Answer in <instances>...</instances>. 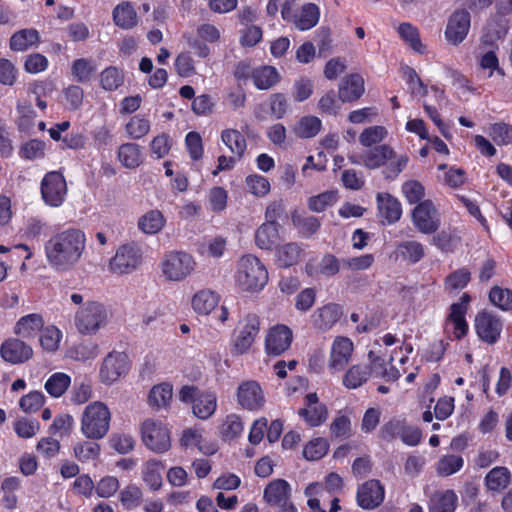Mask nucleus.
Returning <instances> with one entry per match:
<instances>
[{
    "label": "nucleus",
    "mask_w": 512,
    "mask_h": 512,
    "mask_svg": "<svg viewBox=\"0 0 512 512\" xmlns=\"http://www.w3.org/2000/svg\"><path fill=\"white\" fill-rule=\"evenodd\" d=\"M268 282V271L261 260L252 255H243L237 262L235 283L245 292H259Z\"/></svg>",
    "instance_id": "nucleus-2"
},
{
    "label": "nucleus",
    "mask_w": 512,
    "mask_h": 512,
    "mask_svg": "<svg viewBox=\"0 0 512 512\" xmlns=\"http://www.w3.org/2000/svg\"><path fill=\"white\" fill-rule=\"evenodd\" d=\"M398 32L401 38L410 45V47L419 53L424 52V46L421 43L418 29L410 23H402Z\"/></svg>",
    "instance_id": "nucleus-56"
},
{
    "label": "nucleus",
    "mask_w": 512,
    "mask_h": 512,
    "mask_svg": "<svg viewBox=\"0 0 512 512\" xmlns=\"http://www.w3.org/2000/svg\"><path fill=\"white\" fill-rule=\"evenodd\" d=\"M142 440L144 444L156 453H163L171 447L170 431L160 421L147 419L143 422Z\"/></svg>",
    "instance_id": "nucleus-9"
},
{
    "label": "nucleus",
    "mask_w": 512,
    "mask_h": 512,
    "mask_svg": "<svg viewBox=\"0 0 512 512\" xmlns=\"http://www.w3.org/2000/svg\"><path fill=\"white\" fill-rule=\"evenodd\" d=\"M471 25V16L466 9L455 10L448 18L445 38L452 45H459L466 38Z\"/></svg>",
    "instance_id": "nucleus-11"
},
{
    "label": "nucleus",
    "mask_w": 512,
    "mask_h": 512,
    "mask_svg": "<svg viewBox=\"0 0 512 512\" xmlns=\"http://www.w3.org/2000/svg\"><path fill=\"white\" fill-rule=\"evenodd\" d=\"M40 430V424L36 419L20 418L14 423V431L18 437L29 439Z\"/></svg>",
    "instance_id": "nucleus-62"
},
{
    "label": "nucleus",
    "mask_w": 512,
    "mask_h": 512,
    "mask_svg": "<svg viewBox=\"0 0 512 512\" xmlns=\"http://www.w3.org/2000/svg\"><path fill=\"white\" fill-rule=\"evenodd\" d=\"M373 374V365H353L343 377V385L348 389H356L364 384Z\"/></svg>",
    "instance_id": "nucleus-37"
},
{
    "label": "nucleus",
    "mask_w": 512,
    "mask_h": 512,
    "mask_svg": "<svg viewBox=\"0 0 512 512\" xmlns=\"http://www.w3.org/2000/svg\"><path fill=\"white\" fill-rule=\"evenodd\" d=\"M293 339L292 331L285 325H276L268 331L265 351L268 355L279 356L289 349Z\"/></svg>",
    "instance_id": "nucleus-15"
},
{
    "label": "nucleus",
    "mask_w": 512,
    "mask_h": 512,
    "mask_svg": "<svg viewBox=\"0 0 512 512\" xmlns=\"http://www.w3.org/2000/svg\"><path fill=\"white\" fill-rule=\"evenodd\" d=\"M61 338L62 333L57 327L48 326L42 329L40 343L46 351L55 352L59 348Z\"/></svg>",
    "instance_id": "nucleus-59"
},
{
    "label": "nucleus",
    "mask_w": 512,
    "mask_h": 512,
    "mask_svg": "<svg viewBox=\"0 0 512 512\" xmlns=\"http://www.w3.org/2000/svg\"><path fill=\"white\" fill-rule=\"evenodd\" d=\"M461 242L455 229L442 230L432 238V244L444 253H453Z\"/></svg>",
    "instance_id": "nucleus-41"
},
{
    "label": "nucleus",
    "mask_w": 512,
    "mask_h": 512,
    "mask_svg": "<svg viewBox=\"0 0 512 512\" xmlns=\"http://www.w3.org/2000/svg\"><path fill=\"white\" fill-rule=\"evenodd\" d=\"M321 120L312 115L300 118L293 128V132L299 138L308 139L315 137L321 130Z\"/></svg>",
    "instance_id": "nucleus-42"
},
{
    "label": "nucleus",
    "mask_w": 512,
    "mask_h": 512,
    "mask_svg": "<svg viewBox=\"0 0 512 512\" xmlns=\"http://www.w3.org/2000/svg\"><path fill=\"white\" fill-rule=\"evenodd\" d=\"M471 298L469 294L464 293L459 302L451 305V313L449 315L450 320L454 324L455 335L457 338H461L466 335L468 331V324L465 320V314L467 312L468 304Z\"/></svg>",
    "instance_id": "nucleus-24"
},
{
    "label": "nucleus",
    "mask_w": 512,
    "mask_h": 512,
    "mask_svg": "<svg viewBox=\"0 0 512 512\" xmlns=\"http://www.w3.org/2000/svg\"><path fill=\"white\" fill-rule=\"evenodd\" d=\"M86 248V235L77 228H68L52 235L44 244L46 260L57 272H66L80 261Z\"/></svg>",
    "instance_id": "nucleus-1"
},
{
    "label": "nucleus",
    "mask_w": 512,
    "mask_h": 512,
    "mask_svg": "<svg viewBox=\"0 0 512 512\" xmlns=\"http://www.w3.org/2000/svg\"><path fill=\"white\" fill-rule=\"evenodd\" d=\"M39 41V33L35 29H23L12 35L10 48L13 51H25Z\"/></svg>",
    "instance_id": "nucleus-44"
},
{
    "label": "nucleus",
    "mask_w": 512,
    "mask_h": 512,
    "mask_svg": "<svg viewBox=\"0 0 512 512\" xmlns=\"http://www.w3.org/2000/svg\"><path fill=\"white\" fill-rule=\"evenodd\" d=\"M388 135L384 126H370L359 135V142L364 147H371L381 143Z\"/></svg>",
    "instance_id": "nucleus-54"
},
{
    "label": "nucleus",
    "mask_w": 512,
    "mask_h": 512,
    "mask_svg": "<svg viewBox=\"0 0 512 512\" xmlns=\"http://www.w3.org/2000/svg\"><path fill=\"white\" fill-rule=\"evenodd\" d=\"M111 412L107 405L100 401L88 404L81 417V432L91 440L104 438L110 428Z\"/></svg>",
    "instance_id": "nucleus-3"
},
{
    "label": "nucleus",
    "mask_w": 512,
    "mask_h": 512,
    "mask_svg": "<svg viewBox=\"0 0 512 512\" xmlns=\"http://www.w3.org/2000/svg\"><path fill=\"white\" fill-rule=\"evenodd\" d=\"M471 279V273L467 268H460L450 273L445 279L446 290H460L466 287Z\"/></svg>",
    "instance_id": "nucleus-61"
},
{
    "label": "nucleus",
    "mask_w": 512,
    "mask_h": 512,
    "mask_svg": "<svg viewBox=\"0 0 512 512\" xmlns=\"http://www.w3.org/2000/svg\"><path fill=\"white\" fill-rule=\"evenodd\" d=\"M384 500V487L378 480H369L363 483L357 491V503L366 510L374 509Z\"/></svg>",
    "instance_id": "nucleus-18"
},
{
    "label": "nucleus",
    "mask_w": 512,
    "mask_h": 512,
    "mask_svg": "<svg viewBox=\"0 0 512 512\" xmlns=\"http://www.w3.org/2000/svg\"><path fill=\"white\" fill-rule=\"evenodd\" d=\"M98 355V346L93 343H80L68 351V357L73 360L85 362Z\"/></svg>",
    "instance_id": "nucleus-60"
},
{
    "label": "nucleus",
    "mask_w": 512,
    "mask_h": 512,
    "mask_svg": "<svg viewBox=\"0 0 512 512\" xmlns=\"http://www.w3.org/2000/svg\"><path fill=\"white\" fill-rule=\"evenodd\" d=\"M489 299L495 306L502 310L512 308V291L509 289H502L495 286L490 290Z\"/></svg>",
    "instance_id": "nucleus-64"
},
{
    "label": "nucleus",
    "mask_w": 512,
    "mask_h": 512,
    "mask_svg": "<svg viewBox=\"0 0 512 512\" xmlns=\"http://www.w3.org/2000/svg\"><path fill=\"white\" fill-rule=\"evenodd\" d=\"M368 358L373 365V375L375 377L383 378L386 381H396L401 376L396 367L391 366L390 368H386L384 359L376 356L374 352L370 351Z\"/></svg>",
    "instance_id": "nucleus-47"
},
{
    "label": "nucleus",
    "mask_w": 512,
    "mask_h": 512,
    "mask_svg": "<svg viewBox=\"0 0 512 512\" xmlns=\"http://www.w3.org/2000/svg\"><path fill=\"white\" fill-rule=\"evenodd\" d=\"M124 76L122 71L111 66L103 70L100 74V82L103 89L107 91L116 90L123 84Z\"/></svg>",
    "instance_id": "nucleus-57"
},
{
    "label": "nucleus",
    "mask_w": 512,
    "mask_h": 512,
    "mask_svg": "<svg viewBox=\"0 0 512 512\" xmlns=\"http://www.w3.org/2000/svg\"><path fill=\"white\" fill-rule=\"evenodd\" d=\"M128 371V357L125 353L113 351L103 360L100 367V380L112 384Z\"/></svg>",
    "instance_id": "nucleus-12"
},
{
    "label": "nucleus",
    "mask_w": 512,
    "mask_h": 512,
    "mask_svg": "<svg viewBox=\"0 0 512 512\" xmlns=\"http://www.w3.org/2000/svg\"><path fill=\"white\" fill-rule=\"evenodd\" d=\"M291 486L284 479H275L265 487L263 499L270 505L276 506L290 500Z\"/></svg>",
    "instance_id": "nucleus-22"
},
{
    "label": "nucleus",
    "mask_w": 512,
    "mask_h": 512,
    "mask_svg": "<svg viewBox=\"0 0 512 512\" xmlns=\"http://www.w3.org/2000/svg\"><path fill=\"white\" fill-rule=\"evenodd\" d=\"M159 265L167 280L180 282L192 274L196 262L193 256L185 251H168L163 255Z\"/></svg>",
    "instance_id": "nucleus-5"
},
{
    "label": "nucleus",
    "mask_w": 512,
    "mask_h": 512,
    "mask_svg": "<svg viewBox=\"0 0 512 512\" xmlns=\"http://www.w3.org/2000/svg\"><path fill=\"white\" fill-rule=\"evenodd\" d=\"M512 475L507 467L496 466L485 476L484 483L489 491L500 493L511 483Z\"/></svg>",
    "instance_id": "nucleus-29"
},
{
    "label": "nucleus",
    "mask_w": 512,
    "mask_h": 512,
    "mask_svg": "<svg viewBox=\"0 0 512 512\" xmlns=\"http://www.w3.org/2000/svg\"><path fill=\"white\" fill-rule=\"evenodd\" d=\"M490 136L497 145L512 144V126L506 123H495L490 128Z\"/></svg>",
    "instance_id": "nucleus-63"
},
{
    "label": "nucleus",
    "mask_w": 512,
    "mask_h": 512,
    "mask_svg": "<svg viewBox=\"0 0 512 512\" xmlns=\"http://www.w3.org/2000/svg\"><path fill=\"white\" fill-rule=\"evenodd\" d=\"M353 349V342L349 338L343 336L336 337L331 347L328 363L329 369L333 372L343 370L351 359Z\"/></svg>",
    "instance_id": "nucleus-16"
},
{
    "label": "nucleus",
    "mask_w": 512,
    "mask_h": 512,
    "mask_svg": "<svg viewBox=\"0 0 512 512\" xmlns=\"http://www.w3.org/2000/svg\"><path fill=\"white\" fill-rule=\"evenodd\" d=\"M259 326L260 321L255 314H250L245 318V325L240 329L234 343L236 354H244L250 349L259 333Z\"/></svg>",
    "instance_id": "nucleus-19"
},
{
    "label": "nucleus",
    "mask_w": 512,
    "mask_h": 512,
    "mask_svg": "<svg viewBox=\"0 0 512 512\" xmlns=\"http://www.w3.org/2000/svg\"><path fill=\"white\" fill-rule=\"evenodd\" d=\"M338 199L337 192L326 191L308 199V207L313 212H323L327 207L336 203Z\"/></svg>",
    "instance_id": "nucleus-58"
},
{
    "label": "nucleus",
    "mask_w": 512,
    "mask_h": 512,
    "mask_svg": "<svg viewBox=\"0 0 512 512\" xmlns=\"http://www.w3.org/2000/svg\"><path fill=\"white\" fill-rule=\"evenodd\" d=\"M379 437L387 442L400 438L408 446H417L422 439V432L418 427L409 425L405 420L394 418L380 428Z\"/></svg>",
    "instance_id": "nucleus-7"
},
{
    "label": "nucleus",
    "mask_w": 512,
    "mask_h": 512,
    "mask_svg": "<svg viewBox=\"0 0 512 512\" xmlns=\"http://www.w3.org/2000/svg\"><path fill=\"white\" fill-rule=\"evenodd\" d=\"M320 18L319 7L314 3H307L302 6L298 16H296L294 23L299 30H309L317 25Z\"/></svg>",
    "instance_id": "nucleus-40"
},
{
    "label": "nucleus",
    "mask_w": 512,
    "mask_h": 512,
    "mask_svg": "<svg viewBox=\"0 0 512 512\" xmlns=\"http://www.w3.org/2000/svg\"><path fill=\"white\" fill-rule=\"evenodd\" d=\"M163 466L161 462L156 460H149L145 463L143 468V480L152 490H158L162 485Z\"/></svg>",
    "instance_id": "nucleus-50"
},
{
    "label": "nucleus",
    "mask_w": 512,
    "mask_h": 512,
    "mask_svg": "<svg viewBox=\"0 0 512 512\" xmlns=\"http://www.w3.org/2000/svg\"><path fill=\"white\" fill-rule=\"evenodd\" d=\"M113 19L117 26L130 29L137 24V13L130 3L124 2L114 8Z\"/></svg>",
    "instance_id": "nucleus-43"
},
{
    "label": "nucleus",
    "mask_w": 512,
    "mask_h": 512,
    "mask_svg": "<svg viewBox=\"0 0 512 512\" xmlns=\"http://www.w3.org/2000/svg\"><path fill=\"white\" fill-rule=\"evenodd\" d=\"M172 398V386L162 383L154 386L149 393L150 405L161 408L165 407Z\"/></svg>",
    "instance_id": "nucleus-55"
},
{
    "label": "nucleus",
    "mask_w": 512,
    "mask_h": 512,
    "mask_svg": "<svg viewBox=\"0 0 512 512\" xmlns=\"http://www.w3.org/2000/svg\"><path fill=\"white\" fill-rule=\"evenodd\" d=\"M220 296L212 290H201L192 298V307L198 314L208 315L218 305Z\"/></svg>",
    "instance_id": "nucleus-35"
},
{
    "label": "nucleus",
    "mask_w": 512,
    "mask_h": 512,
    "mask_svg": "<svg viewBox=\"0 0 512 512\" xmlns=\"http://www.w3.org/2000/svg\"><path fill=\"white\" fill-rule=\"evenodd\" d=\"M118 160L128 169H135L142 163V149L137 143H124L118 148Z\"/></svg>",
    "instance_id": "nucleus-34"
},
{
    "label": "nucleus",
    "mask_w": 512,
    "mask_h": 512,
    "mask_svg": "<svg viewBox=\"0 0 512 512\" xmlns=\"http://www.w3.org/2000/svg\"><path fill=\"white\" fill-rule=\"evenodd\" d=\"M221 141L238 160L243 158L247 149V142L240 131L232 128L224 129L221 132Z\"/></svg>",
    "instance_id": "nucleus-32"
},
{
    "label": "nucleus",
    "mask_w": 512,
    "mask_h": 512,
    "mask_svg": "<svg viewBox=\"0 0 512 512\" xmlns=\"http://www.w3.org/2000/svg\"><path fill=\"white\" fill-rule=\"evenodd\" d=\"M303 249L298 243L283 244L276 249V262L279 267L288 268L301 260Z\"/></svg>",
    "instance_id": "nucleus-31"
},
{
    "label": "nucleus",
    "mask_w": 512,
    "mask_h": 512,
    "mask_svg": "<svg viewBox=\"0 0 512 512\" xmlns=\"http://www.w3.org/2000/svg\"><path fill=\"white\" fill-rule=\"evenodd\" d=\"M150 131V122L143 116L136 115L130 118L125 125V132L131 139L138 140Z\"/></svg>",
    "instance_id": "nucleus-52"
},
{
    "label": "nucleus",
    "mask_w": 512,
    "mask_h": 512,
    "mask_svg": "<svg viewBox=\"0 0 512 512\" xmlns=\"http://www.w3.org/2000/svg\"><path fill=\"white\" fill-rule=\"evenodd\" d=\"M0 355L8 363L21 364L32 357L33 350L24 341L17 338H9L1 344Z\"/></svg>",
    "instance_id": "nucleus-17"
},
{
    "label": "nucleus",
    "mask_w": 512,
    "mask_h": 512,
    "mask_svg": "<svg viewBox=\"0 0 512 512\" xmlns=\"http://www.w3.org/2000/svg\"><path fill=\"white\" fill-rule=\"evenodd\" d=\"M411 219L414 227L422 234H434L441 225L440 213L431 200L418 203L412 210Z\"/></svg>",
    "instance_id": "nucleus-8"
},
{
    "label": "nucleus",
    "mask_w": 512,
    "mask_h": 512,
    "mask_svg": "<svg viewBox=\"0 0 512 512\" xmlns=\"http://www.w3.org/2000/svg\"><path fill=\"white\" fill-rule=\"evenodd\" d=\"M71 377L62 372L52 374L45 382V390L54 398L61 397L69 388Z\"/></svg>",
    "instance_id": "nucleus-45"
},
{
    "label": "nucleus",
    "mask_w": 512,
    "mask_h": 512,
    "mask_svg": "<svg viewBox=\"0 0 512 512\" xmlns=\"http://www.w3.org/2000/svg\"><path fill=\"white\" fill-rule=\"evenodd\" d=\"M377 208L380 216L387 224L397 222L402 215L400 202L389 193H378L376 196Z\"/></svg>",
    "instance_id": "nucleus-21"
},
{
    "label": "nucleus",
    "mask_w": 512,
    "mask_h": 512,
    "mask_svg": "<svg viewBox=\"0 0 512 512\" xmlns=\"http://www.w3.org/2000/svg\"><path fill=\"white\" fill-rule=\"evenodd\" d=\"M279 73L272 66H261L253 69L252 80L260 90H268L279 81Z\"/></svg>",
    "instance_id": "nucleus-38"
},
{
    "label": "nucleus",
    "mask_w": 512,
    "mask_h": 512,
    "mask_svg": "<svg viewBox=\"0 0 512 512\" xmlns=\"http://www.w3.org/2000/svg\"><path fill=\"white\" fill-rule=\"evenodd\" d=\"M278 238L279 224L263 223L255 232V243L260 249H271Z\"/></svg>",
    "instance_id": "nucleus-39"
},
{
    "label": "nucleus",
    "mask_w": 512,
    "mask_h": 512,
    "mask_svg": "<svg viewBox=\"0 0 512 512\" xmlns=\"http://www.w3.org/2000/svg\"><path fill=\"white\" fill-rule=\"evenodd\" d=\"M141 263V247L134 242L125 243L117 248L115 255L110 259L109 270L117 275L131 274Z\"/></svg>",
    "instance_id": "nucleus-6"
},
{
    "label": "nucleus",
    "mask_w": 512,
    "mask_h": 512,
    "mask_svg": "<svg viewBox=\"0 0 512 512\" xmlns=\"http://www.w3.org/2000/svg\"><path fill=\"white\" fill-rule=\"evenodd\" d=\"M298 415L311 427L320 426L328 417V410L325 404L304 407L299 410Z\"/></svg>",
    "instance_id": "nucleus-48"
},
{
    "label": "nucleus",
    "mask_w": 512,
    "mask_h": 512,
    "mask_svg": "<svg viewBox=\"0 0 512 512\" xmlns=\"http://www.w3.org/2000/svg\"><path fill=\"white\" fill-rule=\"evenodd\" d=\"M44 320L42 315L32 313L21 317L15 327L14 332L16 335L24 339L34 338L39 331L43 329Z\"/></svg>",
    "instance_id": "nucleus-27"
},
{
    "label": "nucleus",
    "mask_w": 512,
    "mask_h": 512,
    "mask_svg": "<svg viewBox=\"0 0 512 512\" xmlns=\"http://www.w3.org/2000/svg\"><path fill=\"white\" fill-rule=\"evenodd\" d=\"M110 316L107 307L98 301H87L75 313L74 324L82 335H94L104 328Z\"/></svg>",
    "instance_id": "nucleus-4"
},
{
    "label": "nucleus",
    "mask_w": 512,
    "mask_h": 512,
    "mask_svg": "<svg viewBox=\"0 0 512 512\" xmlns=\"http://www.w3.org/2000/svg\"><path fill=\"white\" fill-rule=\"evenodd\" d=\"M341 308L337 304H327L313 314L314 325L322 331L329 330L341 317Z\"/></svg>",
    "instance_id": "nucleus-28"
},
{
    "label": "nucleus",
    "mask_w": 512,
    "mask_h": 512,
    "mask_svg": "<svg viewBox=\"0 0 512 512\" xmlns=\"http://www.w3.org/2000/svg\"><path fill=\"white\" fill-rule=\"evenodd\" d=\"M365 91L364 79L361 75L354 73L344 77L338 90L339 99L342 102H354L358 100Z\"/></svg>",
    "instance_id": "nucleus-20"
},
{
    "label": "nucleus",
    "mask_w": 512,
    "mask_h": 512,
    "mask_svg": "<svg viewBox=\"0 0 512 512\" xmlns=\"http://www.w3.org/2000/svg\"><path fill=\"white\" fill-rule=\"evenodd\" d=\"M394 157V149L387 144L374 147L361 154V162L368 169H378Z\"/></svg>",
    "instance_id": "nucleus-25"
},
{
    "label": "nucleus",
    "mask_w": 512,
    "mask_h": 512,
    "mask_svg": "<svg viewBox=\"0 0 512 512\" xmlns=\"http://www.w3.org/2000/svg\"><path fill=\"white\" fill-rule=\"evenodd\" d=\"M97 71L95 62L87 58L75 60L71 67V73L76 81L86 83L91 80Z\"/></svg>",
    "instance_id": "nucleus-46"
},
{
    "label": "nucleus",
    "mask_w": 512,
    "mask_h": 512,
    "mask_svg": "<svg viewBox=\"0 0 512 512\" xmlns=\"http://www.w3.org/2000/svg\"><path fill=\"white\" fill-rule=\"evenodd\" d=\"M509 29L508 20L504 17H492L484 28L483 42L487 45H494L496 41L504 39Z\"/></svg>",
    "instance_id": "nucleus-30"
},
{
    "label": "nucleus",
    "mask_w": 512,
    "mask_h": 512,
    "mask_svg": "<svg viewBox=\"0 0 512 512\" xmlns=\"http://www.w3.org/2000/svg\"><path fill=\"white\" fill-rule=\"evenodd\" d=\"M457 500L452 490L435 492L429 500V512H454Z\"/></svg>",
    "instance_id": "nucleus-33"
},
{
    "label": "nucleus",
    "mask_w": 512,
    "mask_h": 512,
    "mask_svg": "<svg viewBox=\"0 0 512 512\" xmlns=\"http://www.w3.org/2000/svg\"><path fill=\"white\" fill-rule=\"evenodd\" d=\"M396 254L410 264L419 262L425 256L424 246L416 240L402 241L396 246Z\"/></svg>",
    "instance_id": "nucleus-36"
},
{
    "label": "nucleus",
    "mask_w": 512,
    "mask_h": 512,
    "mask_svg": "<svg viewBox=\"0 0 512 512\" xmlns=\"http://www.w3.org/2000/svg\"><path fill=\"white\" fill-rule=\"evenodd\" d=\"M217 409V396L214 392L203 391L197 394L192 412L195 417L201 420H207L213 416Z\"/></svg>",
    "instance_id": "nucleus-26"
},
{
    "label": "nucleus",
    "mask_w": 512,
    "mask_h": 512,
    "mask_svg": "<svg viewBox=\"0 0 512 512\" xmlns=\"http://www.w3.org/2000/svg\"><path fill=\"white\" fill-rule=\"evenodd\" d=\"M292 222L298 228L301 235L305 238L311 237L320 228V221L317 217L314 216H302L293 214Z\"/></svg>",
    "instance_id": "nucleus-53"
},
{
    "label": "nucleus",
    "mask_w": 512,
    "mask_h": 512,
    "mask_svg": "<svg viewBox=\"0 0 512 512\" xmlns=\"http://www.w3.org/2000/svg\"><path fill=\"white\" fill-rule=\"evenodd\" d=\"M502 321L488 311H480L475 317V330L478 337L487 344H494L500 338Z\"/></svg>",
    "instance_id": "nucleus-13"
},
{
    "label": "nucleus",
    "mask_w": 512,
    "mask_h": 512,
    "mask_svg": "<svg viewBox=\"0 0 512 512\" xmlns=\"http://www.w3.org/2000/svg\"><path fill=\"white\" fill-rule=\"evenodd\" d=\"M237 401L246 410L254 411L263 407L265 396L255 380L243 381L237 388Z\"/></svg>",
    "instance_id": "nucleus-14"
},
{
    "label": "nucleus",
    "mask_w": 512,
    "mask_h": 512,
    "mask_svg": "<svg viewBox=\"0 0 512 512\" xmlns=\"http://www.w3.org/2000/svg\"><path fill=\"white\" fill-rule=\"evenodd\" d=\"M408 163V155L397 154L394 151V157L389 159L386 164L383 165L382 174L385 179L395 180L399 174L407 167Z\"/></svg>",
    "instance_id": "nucleus-51"
},
{
    "label": "nucleus",
    "mask_w": 512,
    "mask_h": 512,
    "mask_svg": "<svg viewBox=\"0 0 512 512\" xmlns=\"http://www.w3.org/2000/svg\"><path fill=\"white\" fill-rule=\"evenodd\" d=\"M67 194L66 181L59 172L47 173L41 182V195L44 202L51 207H59Z\"/></svg>",
    "instance_id": "nucleus-10"
},
{
    "label": "nucleus",
    "mask_w": 512,
    "mask_h": 512,
    "mask_svg": "<svg viewBox=\"0 0 512 512\" xmlns=\"http://www.w3.org/2000/svg\"><path fill=\"white\" fill-rule=\"evenodd\" d=\"M166 225V218L158 209H151L138 218L137 228L145 235H156Z\"/></svg>",
    "instance_id": "nucleus-23"
},
{
    "label": "nucleus",
    "mask_w": 512,
    "mask_h": 512,
    "mask_svg": "<svg viewBox=\"0 0 512 512\" xmlns=\"http://www.w3.org/2000/svg\"><path fill=\"white\" fill-rule=\"evenodd\" d=\"M464 465L462 456L449 454L442 456L436 464V472L439 476L447 477L457 473Z\"/></svg>",
    "instance_id": "nucleus-49"
}]
</instances>
